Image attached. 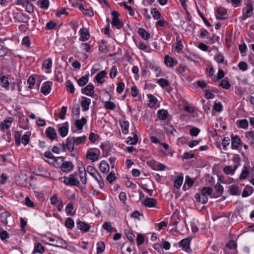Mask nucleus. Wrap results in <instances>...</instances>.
<instances>
[{"instance_id":"22","label":"nucleus","mask_w":254,"mask_h":254,"mask_svg":"<svg viewBox=\"0 0 254 254\" xmlns=\"http://www.w3.org/2000/svg\"><path fill=\"white\" fill-rule=\"evenodd\" d=\"M0 85L4 88L6 90L9 89V82L7 76L2 75L0 77Z\"/></svg>"},{"instance_id":"45","label":"nucleus","mask_w":254,"mask_h":254,"mask_svg":"<svg viewBox=\"0 0 254 254\" xmlns=\"http://www.w3.org/2000/svg\"><path fill=\"white\" fill-rule=\"evenodd\" d=\"M86 171L93 177H95L96 174H97L98 175H99V173L97 170L94 167L91 166H88L87 167L86 172Z\"/></svg>"},{"instance_id":"62","label":"nucleus","mask_w":254,"mask_h":254,"mask_svg":"<svg viewBox=\"0 0 254 254\" xmlns=\"http://www.w3.org/2000/svg\"><path fill=\"white\" fill-rule=\"evenodd\" d=\"M107 180L110 183H112L114 182L116 179V177L115 176V174L114 172H111L107 176Z\"/></svg>"},{"instance_id":"9","label":"nucleus","mask_w":254,"mask_h":254,"mask_svg":"<svg viewBox=\"0 0 254 254\" xmlns=\"http://www.w3.org/2000/svg\"><path fill=\"white\" fill-rule=\"evenodd\" d=\"M45 133L46 134L47 137L50 140H56L57 141L58 140L57 132L53 127H48L46 129Z\"/></svg>"},{"instance_id":"31","label":"nucleus","mask_w":254,"mask_h":254,"mask_svg":"<svg viewBox=\"0 0 254 254\" xmlns=\"http://www.w3.org/2000/svg\"><path fill=\"white\" fill-rule=\"evenodd\" d=\"M158 118L161 120H165L167 119L169 113L168 112L164 109L159 110L157 112Z\"/></svg>"},{"instance_id":"61","label":"nucleus","mask_w":254,"mask_h":254,"mask_svg":"<svg viewBox=\"0 0 254 254\" xmlns=\"http://www.w3.org/2000/svg\"><path fill=\"white\" fill-rule=\"evenodd\" d=\"M25 204L28 207L34 208L35 206L34 202L27 196L25 199Z\"/></svg>"},{"instance_id":"50","label":"nucleus","mask_w":254,"mask_h":254,"mask_svg":"<svg viewBox=\"0 0 254 254\" xmlns=\"http://www.w3.org/2000/svg\"><path fill=\"white\" fill-rule=\"evenodd\" d=\"M65 226L70 229H72L74 226V223L73 220L71 218H68L65 222Z\"/></svg>"},{"instance_id":"38","label":"nucleus","mask_w":254,"mask_h":254,"mask_svg":"<svg viewBox=\"0 0 254 254\" xmlns=\"http://www.w3.org/2000/svg\"><path fill=\"white\" fill-rule=\"evenodd\" d=\"M138 140V137L136 133L133 134V137L129 136L127 138V143L130 145H135Z\"/></svg>"},{"instance_id":"49","label":"nucleus","mask_w":254,"mask_h":254,"mask_svg":"<svg viewBox=\"0 0 254 254\" xmlns=\"http://www.w3.org/2000/svg\"><path fill=\"white\" fill-rule=\"evenodd\" d=\"M52 60L51 59H47L45 60L43 63L42 66L46 69H50L52 66Z\"/></svg>"},{"instance_id":"12","label":"nucleus","mask_w":254,"mask_h":254,"mask_svg":"<svg viewBox=\"0 0 254 254\" xmlns=\"http://www.w3.org/2000/svg\"><path fill=\"white\" fill-rule=\"evenodd\" d=\"M94 87L92 83L88 84L85 88L81 89V92L87 96L92 97L94 94Z\"/></svg>"},{"instance_id":"16","label":"nucleus","mask_w":254,"mask_h":254,"mask_svg":"<svg viewBox=\"0 0 254 254\" xmlns=\"http://www.w3.org/2000/svg\"><path fill=\"white\" fill-rule=\"evenodd\" d=\"M80 37L79 40L82 42L87 41L90 37L88 30L86 28H81L79 31Z\"/></svg>"},{"instance_id":"20","label":"nucleus","mask_w":254,"mask_h":254,"mask_svg":"<svg viewBox=\"0 0 254 254\" xmlns=\"http://www.w3.org/2000/svg\"><path fill=\"white\" fill-rule=\"evenodd\" d=\"M215 192L213 193V196L211 197L217 198L220 196L223 192V187L219 183H217L215 186Z\"/></svg>"},{"instance_id":"63","label":"nucleus","mask_w":254,"mask_h":254,"mask_svg":"<svg viewBox=\"0 0 254 254\" xmlns=\"http://www.w3.org/2000/svg\"><path fill=\"white\" fill-rule=\"evenodd\" d=\"M73 205L72 202L68 203L65 207V212L67 215L71 214V211L73 209Z\"/></svg>"},{"instance_id":"19","label":"nucleus","mask_w":254,"mask_h":254,"mask_svg":"<svg viewBox=\"0 0 254 254\" xmlns=\"http://www.w3.org/2000/svg\"><path fill=\"white\" fill-rule=\"evenodd\" d=\"M90 104L91 100L89 98L83 96L82 97L81 106L83 111L85 112L88 110Z\"/></svg>"},{"instance_id":"64","label":"nucleus","mask_w":254,"mask_h":254,"mask_svg":"<svg viewBox=\"0 0 254 254\" xmlns=\"http://www.w3.org/2000/svg\"><path fill=\"white\" fill-rule=\"evenodd\" d=\"M67 111V108L65 106H63L61 108V112L59 113V118L60 119L63 120L65 118V115Z\"/></svg>"},{"instance_id":"5","label":"nucleus","mask_w":254,"mask_h":254,"mask_svg":"<svg viewBox=\"0 0 254 254\" xmlns=\"http://www.w3.org/2000/svg\"><path fill=\"white\" fill-rule=\"evenodd\" d=\"M48 240L49 241L54 243V244H50L51 245L63 249L67 248V244L66 241L62 238H53L51 237L48 238Z\"/></svg>"},{"instance_id":"36","label":"nucleus","mask_w":254,"mask_h":254,"mask_svg":"<svg viewBox=\"0 0 254 254\" xmlns=\"http://www.w3.org/2000/svg\"><path fill=\"white\" fill-rule=\"evenodd\" d=\"M184 178L182 175L177 176L174 180V187L177 189H179L182 185Z\"/></svg>"},{"instance_id":"47","label":"nucleus","mask_w":254,"mask_h":254,"mask_svg":"<svg viewBox=\"0 0 254 254\" xmlns=\"http://www.w3.org/2000/svg\"><path fill=\"white\" fill-rule=\"evenodd\" d=\"M150 12L154 19H159L161 17L160 12L156 8H151Z\"/></svg>"},{"instance_id":"6","label":"nucleus","mask_w":254,"mask_h":254,"mask_svg":"<svg viewBox=\"0 0 254 254\" xmlns=\"http://www.w3.org/2000/svg\"><path fill=\"white\" fill-rule=\"evenodd\" d=\"M100 150L97 148H90L86 153V158L95 162L99 159Z\"/></svg>"},{"instance_id":"8","label":"nucleus","mask_w":254,"mask_h":254,"mask_svg":"<svg viewBox=\"0 0 254 254\" xmlns=\"http://www.w3.org/2000/svg\"><path fill=\"white\" fill-rule=\"evenodd\" d=\"M228 15L227 10L222 7L217 8L216 10V17L217 20L226 19Z\"/></svg>"},{"instance_id":"28","label":"nucleus","mask_w":254,"mask_h":254,"mask_svg":"<svg viewBox=\"0 0 254 254\" xmlns=\"http://www.w3.org/2000/svg\"><path fill=\"white\" fill-rule=\"evenodd\" d=\"M86 123V119L82 117L80 120H76L75 122V125L78 130H81L83 128V126Z\"/></svg>"},{"instance_id":"25","label":"nucleus","mask_w":254,"mask_h":254,"mask_svg":"<svg viewBox=\"0 0 254 254\" xmlns=\"http://www.w3.org/2000/svg\"><path fill=\"white\" fill-rule=\"evenodd\" d=\"M45 252V248L40 243H36L34 244V248L33 253L43 254Z\"/></svg>"},{"instance_id":"42","label":"nucleus","mask_w":254,"mask_h":254,"mask_svg":"<svg viewBox=\"0 0 254 254\" xmlns=\"http://www.w3.org/2000/svg\"><path fill=\"white\" fill-rule=\"evenodd\" d=\"M105 245L103 242L100 241L97 244V254H100L104 252Z\"/></svg>"},{"instance_id":"43","label":"nucleus","mask_w":254,"mask_h":254,"mask_svg":"<svg viewBox=\"0 0 254 254\" xmlns=\"http://www.w3.org/2000/svg\"><path fill=\"white\" fill-rule=\"evenodd\" d=\"M164 130L166 133L170 134H173L174 131H176L174 127L172 125H169L168 124L165 125Z\"/></svg>"},{"instance_id":"24","label":"nucleus","mask_w":254,"mask_h":254,"mask_svg":"<svg viewBox=\"0 0 254 254\" xmlns=\"http://www.w3.org/2000/svg\"><path fill=\"white\" fill-rule=\"evenodd\" d=\"M109 165L106 161L103 160L101 162L99 168L102 173L107 174L109 171Z\"/></svg>"},{"instance_id":"55","label":"nucleus","mask_w":254,"mask_h":254,"mask_svg":"<svg viewBox=\"0 0 254 254\" xmlns=\"http://www.w3.org/2000/svg\"><path fill=\"white\" fill-rule=\"evenodd\" d=\"M57 25V23L53 20L48 22L46 25V29L52 30L54 29Z\"/></svg>"},{"instance_id":"29","label":"nucleus","mask_w":254,"mask_h":254,"mask_svg":"<svg viewBox=\"0 0 254 254\" xmlns=\"http://www.w3.org/2000/svg\"><path fill=\"white\" fill-rule=\"evenodd\" d=\"M138 33L139 35L145 40H148L150 38V34L142 28L138 29Z\"/></svg>"},{"instance_id":"33","label":"nucleus","mask_w":254,"mask_h":254,"mask_svg":"<svg viewBox=\"0 0 254 254\" xmlns=\"http://www.w3.org/2000/svg\"><path fill=\"white\" fill-rule=\"evenodd\" d=\"M147 97L149 99V103L148 104V106L150 108L154 107L157 102V99L156 98L151 94H147Z\"/></svg>"},{"instance_id":"15","label":"nucleus","mask_w":254,"mask_h":254,"mask_svg":"<svg viewBox=\"0 0 254 254\" xmlns=\"http://www.w3.org/2000/svg\"><path fill=\"white\" fill-rule=\"evenodd\" d=\"M156 199L151 197H146L143 201V205L148 207H155L157 204Z\"/></svg>"},{"instance_id":"56","label":"nucleus","mask_w":254,"mask_h":254,"mask_svg":"<svg viewBox=\"0 0 254 254\" xmlns=\"http://www.w3.org/2000/svg\"><path fill=\"white\" fill-rule=\"evenodd\" d=\"M153 163L156 164V167L155 168V170L163 171L165 170L166 168V166L161 163L156 162L155 161H153Z\"/></svg>"},{"instance_id":"17","label":"nucleus","mask_w":254,"mask_h":254,"mask_svg":"<svg viewBox=\"0 0 254 254\" xmlns=\"http://www.w3.org/2000/svg\"><path fill=\"white\" fill-rule=\"evenodd\" d=\"M76 225L77 228L84 232H88L90 229V226L89 224L80 220L77 222Z\"/></svg>"},{"instance_id":"21","label":"nucleus","mask_w":254,"mask_h":254,"mask_svg":"<svg viewBox=\"0 0 254 254\" xmlns=\"http://www.w3.org/2000/svg\"><path fill=\"white\" fill-rule=\"evenodd\" d=\"M13 119L11 117L5 119L0 124L1 128L2 129H8L10 127V124L13 122Z\"/></svg>"},{"instance_id":"30","label":"nucleus","mask_w":254,"mask_h":254,"mask_svg":"<svg viewBox=\"0 0 254 254\" xmlns=\"http://www.w3.org/2000/svg\"><path fill=\"white\" fill-rule=\"evenodd\" d=\"M107 72L105 70H102L99 72L96 76L95 79L98 83L102 84L104 82L105 80L103 79L107 75Z\"/></svg>"},{"instance_id":"1","label":"nucleus","mask_w":254,"mask_h":254,"mask_svg":"<svg viewBox=\"0 0 254 254\" xmlns=\"http://www.w3.org/2000/svg\"><path fill=\"white\" fill-rule=\"evenodd\" d=\"M212 194V189L210 187H203L201 189L200 193H196L194 198L198 203L206 204L208 200V196Z\"/></svg>"},{"instance_id":"57","label":"nucleus","mask_w":254,"mask_h":254,"mask_svg":"<svg viewBox=\"0 0 254 254\" xmlns=\"http://www.w3.org/2000/svg\"><path fill=\"white\" fill-rule=\"evenodd\" d=\"M19 19H18V21L19 22L28 23V21L29 18L28 16L26 15V14H24L23 13L20 14L19 15Z\"/></svg>"},{"instance_id":"44","label":"nucleus","mask_w":254,"mask_h":254,"mask_svg":"<svg viewBox=\"0 0 254 254\" xmlns=\"http://www.w3.org/2000/svg\"><path fill=\"white\" fill-rule=\"evenodd\" d=\"M59 132L60 134L63 137H64L66 136L68 132V127L65 126H62L59 127Z\"/></svg>"},{"instance_id":"18","label":"nucleus","mask_w":254,"mask_h":254,"mask_svg":"<svg viewBox=\"0 0 254 254\" xmlns=\"http://www.w3.org/2000/svg\"><path fill=\"white\" fill-rule=\"evenodd\" d=\"M81 165L82 167H79V177L81 183L85 185L87 183L86 172L82 163Z\"/></svg>"},{"instance_id":"35","label":"nucleus","mask_w":254,"mask_h":254,"mask_svg":"<svg viewBox=\"0 0 254 254\" xmlns=\"http://www.w3.org/2000/svg\"><path fill=\"white\" fill-rule=\"evenodd\" d=\"M102 227L104 229L106 230L110 233L116 232L117 229L112 227L111 223L108 222H105L102 225Z\"/></svg>"},{"instance_id":"46","label":"nucleus","mask_w":254,"mask_h":254,"mask_svg":"<svg viewBox=\"0 0 254 254\" xmlns=\"http://www.w3.org/2000/svg\"><path fill=\"white\" fill-rule=\"evenodd\" d=\"M174 59L169 56L168 55H165L164 57V63L167 66L172 67L174 65Z\"/></svg>"},{"instance_id":"37","label":"nucleus","mask_w":254,"mask_h":254,"mask_svg":"<svg viewBox=\"0 0 254 254\" xmlns=\"http://www.w3.org/2000/svg\"><path fill=\"white\" fill-rule=\"evenodd\" d=\"M249 175H250V170L247 166H244L239 179L241 180H245L247 178Z\"/></svg>"},{"instance_id":"13","label":"nucleus","mask_w":254,"mask_h":254,"mask_svg":"<svg viewBox=\"0 0 254 254\" xmlns=\"http://www.w3.org/2000/svg\"><path fill=\"white\" fill-rule=\"evenodd\" d=\"M241 143L240 138L237 135H232L231 138V148L232 149H238Z\"/></svg>"},{"instance_id":"32","label":"nucleus","mask_w":254,"mask_h":254,"mask_svg":"<svg viewBox=\"0 0 254 254\" xmlns=\"http://www.w3.org/2000/svg\"><path fill=\"white\" fill-rule=\"evenodd\" d=\"M37 5L42 9H47L50 5L49 0H38Z\"/></svg>"},{"instance_id":"10","label":"nucleus","mask_w":254,"mask_h":254,"mask_svg":"<svg viewBox=\"0 0 254 254\" xmlns=\"http://www.w3.org/2000/svg\"><path fill=\"white\" fill-rule=\"evenodd\" d=\"M60 168L63 172L69 173L73 170V164L70 161L64 162L62 164Z\"/></svg>"},{"instance_id":"39","label":"nucleus","mask_w":254,"mask_h":254,"mask_svg":"<svg viewBox=\"0 0 254 254\" xmlns=\"http://www.w3.org/2000/svg\"><path fill=\"white\" fill-rule=\"evenodd\" d=\"M122 131L124 134H127L128 132L129 123L128 121H123L120 123Z\"/></svg>"},{"instance_id":"11","label":"nucleus","mask_w":254,"mask_h":254,"mask_svg":"<svg viewBox=\"0 0 254 254\" xmlns=\"http://www.w3.org/2000/svg\"><path fill=\"white\" fill-rule=\"evenodd\" d=\"M52 82L51 81H46L44 82L41 87V92L45 95L49 94L51 90Z\"/></svg>"},{"instance_id":"34","label":"nucleus","mask_w":254,"mask_h":254,"mask_svg":"<svg viewBox=\"0 0 254 254\" xmlns=\"http://www.w3.org/2000/svg\"><path fill=\"white\" fill-rule=\"evenodd\" d=\"M229 191L231 194L233 195H238L240 194L239 187L235 185L230 186Z\"/></svg>"},{"instance_id":"7","label":"nucleus","mask_w":254,"mask_h":254,"mask_svg":"<svg viewBox=\"0 0 254 254\" xmlns=\"http://www.w3.org/2000/svg\"><path fill=\"white\" fill-rule=\"evenodd\" d=\"M113 15V19L111 22L113 26L116 27L118 29H121L124 26V23L120 20L119 12L117 11H113L112 12Z\"/></svg>"},{"instance_id":"53","label":"nucleus","mask_w":254,"mask_h":254,"mask_svg":"<svg viewBox=\"0 0 254 254\" xmlns=\"http://www.w3.org/2000/svg\"><path fill=\"white\" fill-rule=\"evenodd\" d=\"M157 83L162 88H164L169 85L168 80L164 78L159 79L157 81Z\"/></svg>"},{"instance_id":"40","label":"nucleus","mask_w":254,"mask_h":254,"mask_svg":"<svg viewBox=\"0 0 254 254\" xmlns=\"http://www.w3.org/2000/svg\"><path fill=\"white\" fill-rule=\"evenodd\" d=\"M86 135H83L76 138L73 137V143L75 145H78L84 143L86 139Z\"/></svg>"},{"instance_id":"4","label":"nucleus","mask_w":254,"mask_h":254,"mask_svg":"<svg viewBox=\"0 0 254 254\" xmlns=\"http://www.w3.org/2000/svg\"><path fill=\"white\" fill-rule=\"evenodd\" d=\"M240 158L239 156H237L233 158V161L236 163L234 165L233 168L231 166H226L223 168L224 172L227 175H234L235 172V170L238 167L239 165V162L240 161Z\"/></svg>"},{"instance_id":"52","label":"nucleus","mask_w":254,"mask_h":254,"mask_svg":"<svg viewBox=\"0 0 254 254\" xmlns=\"http://www.w3.org/2000/svg\"><path fill=\"white\" fill-rule=\"evenodd\" d=\"M0 239L2 241H6L7 239L9 238V235L5 230H1V228H0Z\"/></svg>"},{"instance_id":"3","label":"nucleus","mask_w":254,"mask_h":254,"mask_svg":"<svg viewBox=\"0 0 254 254\" xmlns=\"http://www.w3.org/2000/svg\"><path fill=\"white\" fill-rule=\"evenodd\" d=\"M77 176V173H74L70 174L69 177H64L63 182L67 186L78 187L80 185V182L78 180Z\"/></svg>"},{"instance_id":"2","label":"nucleus","mask_w":254,"mask_h":254,"mask_svg":"<svg viewBox=\"0 0 254 254\" xmlns=\"http://www.w3.org/2000/svg\"><path fill=\"white\" fill-rule=\"evenodd\" d=\"M21 134L18 131H15L14 132V138L15 145L17 146H19L21 142L24 145H26L28 144L30 140V134H25L23 135L21 139Z\"/></svg>"},{"instance_id":"27","label":"nucleus","mask_w":254,"mask_h":254,"mask_svg":"<svg viewBox=\"0 0 254 254\" xmlns=\"http://www.w3.org/2000/svg\"><path fill=\"white\" fill-rule=\"evenodd\" d=\"M89 74H87L84 76H81L77 80V83L79 86L82 87L86 85L89 80Z\"/></svg>"},{"instance_id":"59","label":"nucleus","mask_w":254,"mask_h":254,"mask_svg":"<svg viewBox=\"0 0 254 254\" xmlns=\"http://www.w3.org/2000/svg\"><path fill=\"white\" fill-rule=\"evenodd\" d=\"M176 40L177 42L176 46V49L177 50L178 52H180L181 51H182L183 48V45L182 44L181 40L180 39V36L179 35L177 37Z\"/></svg>"},{"instance_id":"58","label":"nucleus","mask_w":254,"mask_h":254,"mask_svg":"<svg viewBox=\"0 0 254 254\" xmlns=\"http://www.w3.org/2000/svg\"><path fill=\"white\" fill-rule=\"evenodd\" d=\"M98 177H97L96 175L95 176V177H93L98 183L100 188L102 189L104 186L105 184L104 182V180L103 178L101 176L100 174H99V175H98Z\"/></svg>"},{"instance_id":"60","label":"nucleus","mask_w":254,"mask_h":254,"mask_svg":"<svg viewBox=\"0 0 254 254\" xmlns=\"http://www.w3.org/2000/svg\"><path fill=\"white\" fill-rule=\"evenodd\" d=\"M237 248V243L234 240L229 241L226 245V248H229V249H236Z\"/></svg>"},{"instance_id":"51","label":"nucleus","mask_w":254,"mask_h":254,"mask_svg":"<svg viewBox=\"0 0 254 254\" xmlns=\"http://www.w3.org/2000/svg\"><path fill=\"white\" fill-rule=\"evenodd\" d=\"M72 113L76 118H79L80 115V106L78 104L75 105L72 108Z\"/></svg>"},{"instance_id":"48","label":"nucleus","mask_w":254,"mask_h":254,"mask_svg":"<svg viewBox=\"0 0 254 254\" xmlns=\"http://www.w3.org/2000/svg\"><path fill=\"white\" fill-rule=\"evenodd\" d=\"M104 107L107 110H113L116 107L114 102L110 101L104 102Z\"/></svg>"},{"instance_id":"54","label":"nucleus","mask_w":254,"mask_h":254,"mask_svg":"<svg viewBox=\"0 0 254 254\" xmlns=\"http://www.w3.org/2000/svg\"><path fill=\"white\" fill-rule=\"evenodd\" d=\"M66 87L67 91L70 93H73L74 92V85L70 80H68L66 82Z\"/></svg>"},{"instance_id":"14","label":"nucleus","mask_w":254,"mask_h":254,"mask_svg":"<svg viewBox=\"0 0 254 254\" xmlns=\"http://www.w3.org/2000/svg\"><path fill=\"white\" fill-rule=\"evenodd\" d=\"M190 241L189 238H186L182 240L179 242V247H182L188 253H190L191 251L190 245Z\"/></svg>"},{"instance_id":"23","label":"nucleus","mask_w":254,"mask_h":254,"mask_svg":"<svg viewBox=\"0 0 254 254\" xmlns=\"http://www.w3.org/2000/svg\"><path fill=\"white\" fill-rule=\"evenodd\" d=\"M74 145L75 144L73 143V137L68 136L66 139V145L69 152H71L74 150Z\"/></svg>"},{"instance_id":"41","label":"nucleus","mask_w":254,"mask_h":254,"mask_svg":"<svg viewBox=\"0 0 254 254\" xmlns=\"http://www.w3.org/2000/svg\"><path fill=\"white\" fill-rule=\"evenodd\" d=\"M219 85L225 89H229L231 87V84L228 80V77H225L224 79H223Z\"/></svg>"},{"instance_id":"26","label":"nucleus","mask_w":254,"mask_h":254,"mask_svg":"<svg viewBox=\"0 0 254 254\" xmlns=\"http://www.w3.org/2000/svg\"><path fill=\"white\" fill-rule=\"evenodd\" d=\"M254 191V189L252 186L247 185L242 192V195L243 197H246L250 195Z\"/></svg>"}]
</instances>
